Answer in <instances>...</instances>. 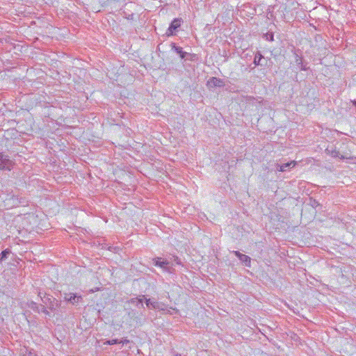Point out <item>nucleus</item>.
I'll list each match as a JSON object with an SVG mask.
<instances>
[{"mask_svg": "<svg viewBox=\"0 0 356 356\" xmlns=\"http://www.w3.org/2000/svg\"><path fill=\"white\" fill-rule=\"evenodd\" d=\"M42 300L52 311L56 309L60 306V302L54 298L44 296V298H42Z\"/></svg>", "mask_w": 356, "mask_h": 356, "instance_id": "obj_1", "label": "nucleus"}, {"mask_svg": "<svg viewBox=\"0 0 356 356\" xmlns=\"http://www.w3.org/2000/svg\"><path fill=\"white\" fill-rule=\"evenodd\" d=\"M63 298L65 300L72 303V305L78 304L82 300V297L81 296H78L77 294L72 293H65L63 294Z\"/></svg>", "mask_w": 356, "mask_h": 356, "instance_id": "obj_2", "label": "nucleus"}, {"mask_svg": "<svg viewBox=\"0 0 356 356\" xmlns=\"http://www.w3.org/2000/svg\"><path fill=\"white\" fill-rule=\"evenodd\" d=\"M12 161L8 159V156L3 154H0V170H10Z\"/></svg>", "mask_w": 356, "mask_h": 356, "instance_id": "obj_3", "label": "nucleus"}, {"mask_svg": "<svg viewBox=\"0 0 356 356\" xmlns=\"http://www.w3.org/2000/svg\"><path fill=\"white\" fill-rule=\"evenodd\" d=\"M153 262L155 266L163 268L165 271L171 272V266H170V263L166 260L161 261L160 258H155L153 259Z\"/></svg>", "mask_w": 356, "mask_h": 356, "instance_id": "obj_4", "label": "nucleus"}, {"mask_svg": "<svg viewBox=\"0 0 356 356\" xmlns=\"http://www.w3.org/2000/svg\"><path fill=\"white\" fill-rule=\"evenodd\" d=\"M181 26V19H174V20L171 22L169 28L168 29L165 34L168 36H171L174 34V31L177 29Z\"/></svg>", "mask_w": 356, "mask_h": 356, "instance_id": "obj_5", "label": "nucleus"}, {"mask_svg": "<svg viewBox=\"0 0 356 356\" xmlns=\"http://www.w3.org/2000/svg\"><path fill=\"white\" fill-rule=\"evenodd\" d=\"M207 86L209 88L222 87L224 86L223 81L216 77H211L207 81Z\"/></svg>", "mask_w": 356, "mask_h": 356, "instance_id": "obj_6", "label": "nucleus"}, {"mask_svg": "<svg viewBox=\"0 0 356 356\" xmlns=\"http://www.w3.org/2000/svg\"><path fill=\"white\" fill-rule=\"evenodd\" d=\"M296 163L295 161H291L289 163H284L282 165H277V170L280 172H284L286 170V168H293L296 165Z\"/></svg>", "mask_w": 356, "mask_h": 356, "instance_id": "obj_7", "label": "nucleus"}, {"mask_svg": "<svg viewBox=\"0 0 356 356\" xmlns=\"http://www.w3.org/2000/svg\"><path fill=\"white\" fill-rule=\"evenodd\" d=\"M19 203H20V202H19L18 199L17 197H15V196H12L6 200V206L16 207V206H18V204Z\"/></svg>", "mask_w": 356, "mask_h": 356, "instance_id": "obj_8", "label": "nucleus"}, {"mask_svg": "<svg viewBox=\"0 0 356 356\" xmlns=\"http://www.w3.org/2000/svg\"><path fill=\"white\" fill-rule=\"evenodd\" d=\"M144 299H145V296H141L139 298H131L129 301V302H130L131 304H134V305H136L138 307L139 305H140L143 307V301Z\"/></svg>", "mask_w": 356, "mask_h": 356, "instance_id": "obj_9", "label": "nucleus"}, {"mask_svg": "<svg viewBox=\"0 0 356 356\" xmlns=\"http://www.w3.org/2000/svg\"><path fill=\"white\" fill-rule=\"evenodd\" d=\"M172 49H173L177 54H179L181 58H185L186 52L184 51L181 47H177L175 44L172 43Z\"/></svg>", "mask_w": 356, "mask_h": 356, "instance_id": "obj_10", "label": "nucleus"}, {"mask_svg": "<svg viewBox=\"0 0 356 356\" xmlns=\"http://www.w3.org/2000/svg\"><path fill=\"white\" fill-rule=\"evenodd\" d=\"M241 261L245 264V266L250 267L251 264V259L250 257L243 254L239 258Z\"/></svg>", "mask_w": 356, "mask_h": 356, "instance_id": "obj_11", "label": "nucleus"}, {"mask_svg": "<svg viewBox=\"0 0 356 356\" xmlns=\"http://www.w3.org/2000/svg\"><path fill=\"white\" fill-rule=\"evenodd\" d=\"M145 303L148 307H152L153 309L159 307V302L157 301H152L151 299H145Z\"/></svg>", "mask_w": 356, "mask_h": 356, "instance_id": "obj_12", "label": "nucleus"}, {"mask_svg": "<svg viewBox=\"0 0 356 356\" xmlns=\"http://www.w3.org/2000/svg\"><path fill=\"white\" fill-rule=\"evenodd\" d=\"M11 253V251L9 249H6L3 250L1 253H0V263H2L3 261H5L8 255H10Z\"/></svg>", "mask_w": 356, "mask_h": 356, "instance_id": "obj_13", "label": "nucleus"}, {"mask_svg": "<svg viewBox=\"0 0 356 356\" xmlns=\"http://www.w3.org/2000/svg\"><path fill=\"white\" fill-rule=\"evenodd\" d=\"M29 307L33 309V310L35 311H37L38 312H40V308L37 305V304L34 302H31L30 305H29Z\"/></svg>", "mask_w": 356, "mask_h": 356, "instance_id": "obj_14", "label": "nucleus"}, {"mask_svg": "<svg viewBox=\"0 0 356 356\" xmlns=\"http://www.w3.org/2000/svg\"><path fill=\"white\" fill-rule=\"evenodd\" d=\"M331 155H332V157H339V158H341V159H343V158H344V157H343V156H339V155H340L339 152L338 151H337V150H332V151H331Z\"/></svg>", "mask_w": 356, "mask_h": 356, "instance_id": "obj_15", "label": "nucleus"}, {"mask_svg": "<svg viewBox=\"0 0 356 356\" xmlns=\"http://www.w3.org/2000/svg\"><path fill=\"white\" fill-rule=\"evenodd\" d=\"M119 343V341L117 340V339H112V340H108L107 341H106L104 343L105 344H109V345H113V344H116V343Z\"/></svg>", "mask_w": 356, "mask_h": 356, "instance_id": "obj_16", "label": "nucleus"}, {"mask_svg": "<svg viewBox=\"0 0 356 356\" xmlns=\"http://www.w3.org/2000/svg\"><path fill=\"white\" fill-rule=\"evenodd\" d=\"M40 312L45 314L46 315H49V312L47 311V309H46V307L44 305L40 306Z\"/></svg>", "mask_w": 356, "mask_h": 356, "instance_id": "obj_17", "label": "nucleus"}, {"mask_svg": "<svg viewBox=\"0 0 356 356\" xmlns=\"http://www.w3.org/2000/svg\"><path fill=\"white\" fill-rule=\"evenodd\" d=\"M261 58H262L261 55H259V57L256 56L254 58V63L256 65H260V60H261Z\"/></svg>", "mask_w": 356, "mask_h": 356, "instance_id": "obj_18", "label": "nucleus"}, {"mask_svg": "<svg viewBox=\"0 0 356 356\" xmlns=\"http://www.w3.org/2000/svg\"><path fill=\"white\" fill-rule=\"evenodd\" d=\"M171 310H173L175 313H178V310L174 308L170 307L169 309H165L166 312L170 314H172L173 313L171 312Z\"/></svg>", "mask_w": 356, "mask_h": 356, "instance_id": "obj_19", "label": "nucleus"}, {"mask_svg": "<svg viewBox=\"0 0 356 356\" xmlns=\"http://www.w3.org/2000/svg\"><path fill=\"white\" fill-rule=\"evenodd\" d=\"M156 309L161 310V311H165V305L164 304L159 302V307L156 308Z\"/></svg>", "mask_w": 356, "mask_h": 356, "instance_id": "obj_20", "label": "nucleus"}, {"mask_svg": "<svg viewBox=\"0 0 356 356\" xmlns=\"http://www.w3.org/2000/svg\"><path fill=\"white\" fill-rule=\"evenodd\" d=\"M266 36L267 40H269L270 41L273 40V35L272 33H267Z\"/></svg>", "mask_w": 356, "mask_h": 356, "instance_id": "obj_21", "label": "nucleus"}, {"mask_svg": "<svg viewBox=\"0 0 356 356\" xmlns=\"http://www.w3.org/2000/svg\"><path fill=\"white\" fill-rule=\"evenodd\" d=\"M233 253L239 259L241 256L243 255L240 252L238 251H233Z\"/></svg>", "mask_w": 356, "mask_h": 356, "instance_id": "obj_22", "label": "nucleus"}, {"mask_svg": "<svg viewBox=\"0 0 356 356\" xmlns=\"http://www.w3.org/2000/svg\"><path fill=\"white\" fill-rule=\"evenodd\" d=\"M129 342V341L128 339H123V340L120 341L119 343L124 344V343H127Z\"/></svg>", "mask_w": 356, "mask_h": 356, "instance_id": "obj_23", "label": "nucleus"}, {"mask_svg": "<svg viewBox=\"0 0 356 356\" xmlns=\"http://www.w3.org/2000/svg\"><path fill=\"white\" fill-rule=\"evenodd\" d=\"M353 104L356 106V100L353 102Z\"/></svg>", "mask_w": 356, "mask_h": 356, "instance_id": "obj_24", "label": "nucleus"}, {"mask_svg": "<svg viewBox=\"0 0 356 356\" xmlns=\"http://www.w3.org/2000/svg\"><path fill=\"white\" fill-rule=\"evenodd\" d=\"M175 356H181L180 354H175Z\"/></svg>", "mask_w": 356, "mask_h": 356, "instance_id": "obj_25", "label": "nucleus"}]
</instances>
